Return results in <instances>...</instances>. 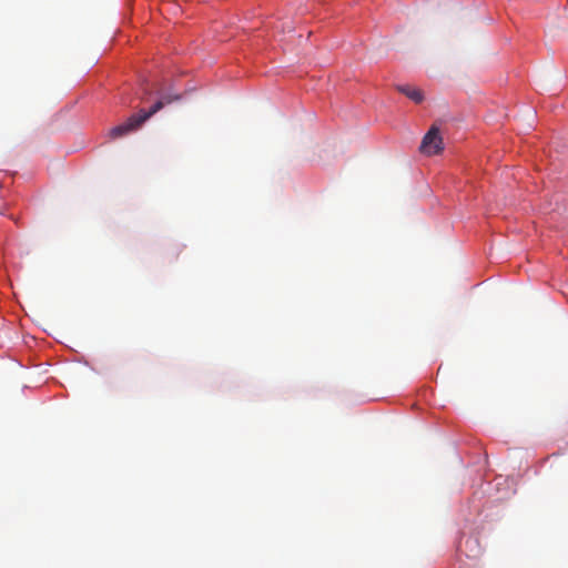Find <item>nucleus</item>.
<instances>
[{"instance_id": "2", "label": "nucleus", "mask_w": 568, "mask_h": 568, "mask_svg": "<svg viewBox=\"0 0 568 568\" xmlns=\"http://www.w3.org/2000/svg\"><path fill=\"white\" fill-rule=\"evenodd\" d=\"M444 150L443 138L440 136L439 129L433 125L424 135L419 151L425 155H436Z\"/></svg>"}, {"instance_id": "3", "label": "nucleus", "mask_w": 568, "mask_h": 568, "mask_svg": "<svg viewBox=\"0 0 568 568\" xmlns=\"http://www.w3.org/2000/svg\"><path fill=\"white\" fill-rule=\"evenodd\" d=\"M396 89L400 93L405 94L408 99L414 101L415 103H420L424 100L423 91L417 88H413L408 84H403V85H397Z\"/></svg>"}, {"instance_id": "1", "label": "nucleus", "mask_w": 568, "mask_h": 568, "mask_svg": "<svg viewBox=\"0 0 568 568\" xmlns=\"http://www.w3.org/2000/svg\"><path fill=\"white\" fill-rule=\"evenodd\" d=\"M180 99V95H171L165 94L160 98L149 111L140 110L138 114L131 115L124 123L116 125L110 130V136L112 139H118L126 135L128 133L140 128L148 119H150L153 114L159 112L164 105L172 103Z\"/></svg>"}]
</instances>
